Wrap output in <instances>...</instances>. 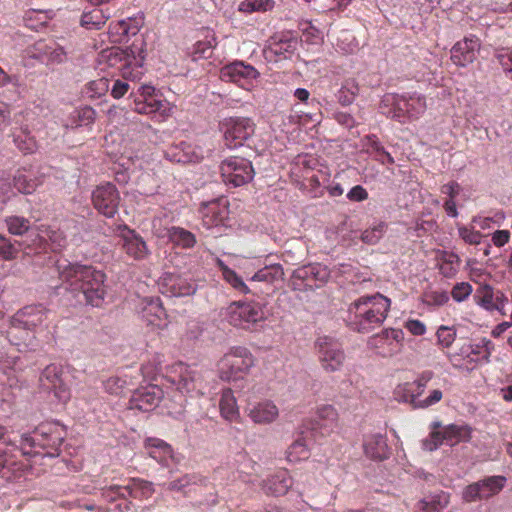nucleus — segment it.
<instances>
[{
    "instance_id": "1",
    "label": "nucleus",
    "mask_w": 512,
    "mask_h": 512,
    "mask_svg": "<svg viewBox=\"0 0 512 512\" xmlns=\"http://www.w3.org/2000/svg\"><path fill=\"white\" fill-rule=\"evenodd\" d=\"M56 267L62 280L58 289L65 291V296L72 305L99 307L102 304L105 294V274L102 271L90 265L67 260L57 261Z\"/></svg>"
},
{
    "instance_id": "2",
    "label": "nucleus",
    "mask_w": 512,
    "mask_h": 512,
    "mask_svg": "<svg viewBox=\"0 0 512 512\" xmlns=\"http://www.w3.org/2000/svg\"><path fill=\"white\" fill-rule=\"evenodd\" d=\"M66 437L64 426L57 422H43L35 428L33 435H23L21 440L22 455H35L41 452L37 448L45 450L44 455L54 456L59 452Z\"/></svg>"
},
{
    "instance_id": "3",
    "label": "nucleus",
    "mask_w": 512,
    "mask_h": 512,
    "mask_svg": "<svg viewBox=\"0 0 512 512\" xmlns=\"http://www.w3.org/2000/svg\"><path fill=\"white\" fill-rule=\"evenodd\" d=\"M471 439V427L467 424H447L436 421L430 424L428 436L422 440V449L427 452L437 450L442 444L455 446Z\"/></svg>"
},
{
    "instance_id": "4",
    "label": "nucleus",
    "mask_w": 512,
    "mask_h": 512,
    "mask_svg": "<svg viewBox=\"0 0 512 512\" xmlns=\"http://www.w3.org/2000/svg\"><path fill=\"white\" fill-rule=\"evenodd\" d=\"M146 57L145 50L143 47L137 48L135 44L127 49L120 47H113L108 50L107 62L109 66H118L123 78H136L137 74H134L131 67H142Z\"/></svg>"
},
{
    "instance_id": "5",
    "label": "nucleus",
    "mask_w": 512,
    "mask_h": 512,
    "mask_svg": "<svg viewBox=\"0 0 512 512\" xmlns=\"http://www.w3.org/2000/svg\"><path fill=\"white\" fill-rule=\"evenodd\" d=\"M435 373L431 370L422 371L413 382H405L395 387L394 399L398 403L408 404L414 409H420L418 407L419 396H422L428 387V383L433 381Z\"/></svg>"
},
{
    "instance_id": "6",
    "label": "nucleus",
    "mask_w": 512,
    "mask_h": 512,
    "mask_svg": "<svg viewBox=\"0 0 512 512\" xmlns=\"http://www.w3.org/2000/svg\"><path fill=\"white\" fill-rule=\"evenodd\" d=\"M6 427L0 425V441L5 445L0 447V476L7 481L21 478L27 468V464L16 459L13 451L16 447L7 441Z\"/></svg>"
},
{
    "instance_id": "7",
    "label": "nucleus",
    "mask_w": 512,
    "mask_h": 512,
    "mask_svg": "<svg viewBox=\"0 0 512 512\" xmlns=\"http://www.w3.org/2000/svg\"><path fill=\"white\" fill-rule=\"evenodd\" d=\"M319 361L327 372H335L342 368L345 353L339 341L331 336H320L316 342Z\"/></svg>"
},
{
    "instance_id": "8",
    "label": "nucleus",
    "mask_w": 512,
    "mask_h": 512,
    "mask_svg": "<svg viewBox=\"0 0 512 512\" xmlns=\"http://www.w3.org/2000/svg\"><path fill=\"white\" fill-rule=\"evenodd\" d=\"M255 364V359L248 349L243 347L232 348L226 353V380L233 381L236 384L241 382V385L234 387L243 388L244 376L248 370Z\"/></svg>"
},
{
    "instance_id": "9",
    "label": "nucleus",
    "mask_w": 512,
    "mask_h": 512,
    "mask_svg": "<svg viewBox=\"0 0 512 512\" xmlns=\"http://www.w3.org/2000/svg\"><path fill=\"white\" fill-rule=\"evenodd\" d=\"M390 308V300L382 295L361 297L351 304L349 311L355 310V317L364 320H385Z\"/></svg>"
},
{
    "instance_id": "10",
    "label": "nucleus",
    "mask_w": 512,
    "mask_h": 512,
    "mask_svg": "<svg viewBox=\"0 0 512 512\" xmlns=\"http://www.w3.org/2000/svg\"><path fill=\"white\" fill-rule=\"evenodd\" d=\"M403 339L402 330L385 329L371 336L368 346L375 349L379 355L390 357L401 351Z\"/></svg>"
},
{
    "instance_id": "11",
    "label": "nucleus",
    "mask_w": 512,
    "mask_h": 512,
    "mask_svg": "<svg viewBox=\"0 0 512 512\" xmlns=\"http://www.w3.org/2000/svg\"><path fill=\"white\" fill-rule=\"evenodd\" d=\"M43 388L52 391L57 400L67 403L70 399V388L64 379V370L61 366L51 364L47 366L40 378Z\"/></svg>"
},
{
    "instance_id": "12",
    "label": "nucleus",
    "mask_w": 512,
    "mask_h": 512,
    "mask_svg": "<svg viewBox=\"0 0 512 512\" xmlns=\"http://www.w3.org/2000/svg\"><path fill=\"white\" fill-rule=\"evenodd\" d=\"M152 492V485L149 481L141 480V478H131L124 486L112 485L108 487L103 491V495L110 500L127 497L143 499L150 497Z\"/></svg>"
},
{
    "instance_id": "13",
    "label": "nucleus",
    "mask_w": 512,
    "mask_h": 512,
    "mask_svg": "<svg viewBox=\"0 0 512 512\" xmlns=\"http://www.w3.org/2000/svg\"><path fill=\"white\" fill-rule=\"evenodd\" d=\"M120 195L115 185L107 183L97 186L92 193L94 208L107 218H112L118 211Z\"/></svg>"
},
{
    "instance_id": "14",
    "label": "nucleus",
    "mask_w": 512,
    "mask_h": 512,
    "mask_svg": "<svg viewBox=\"0 0 512 512\" xmlns=\"http://www.w3.org/2000/svg\"><path fill=\"white\" fill-rule=\"evenodd\" d=\"M167 379L182 393L199 390L197 371L182 362L176 363L168 369Z\"/></svg>"
},
{
    "instance_id": "15",
    "label": "nucleus",
    "mask_w": 512,
    "mask_h": 512,
    "mask_svg": "<svg viewBox=\"0 0 512 512\" xmlns=\"http://www.w3.org/2000/svg\"><path fill=\"white\" fill-rule=\"evenodd\" d=\"M253 132V124L249 118L229 117L226 119V148L242 147Z\"/></svg>"
},
{
    "instance_id": "16",
    "label": "nucleus",
    "mask_w": 512,
    "mask_h": 512,
    "mask_svg": "<svg viewBox=\"0 0 512 512\" xmlns=\"http://www.w3.org/2000/svg\"><path fill=\"white\" fill-rule=\"evenodd\" d=\"M230 159L226 158V185L232 184L233 187L242 186L250 182L253 178V167L243 157L237 155L229 156Z\"/></svg>"
},
{
    "instance_id": "17",
    "label": "nucleus",
    "mask_w": 512,
    "mask_h": 512,
    "mask_svg": "<svg viewBox=\"0 0 512 512\" xmlns=\"http://www.w3.org/2000/svg\"><path fill=\"white\" fill-rule=\"evenodd\" d=\"M162 397L163 390L159 387L145 386L134 391L129 401V408L147 412L158 406Z\"/></svg>"
},
{
    "instance_id": "18",
    "label": "nucleus",
    "mask_w": 512,
    "mask_h": 512,
    "mask_svg": "<svg viewBox=\"0 0 512 512\" xmlns=\"http://www.w3.org/2000/svg\"><path fill=\"white\" fill-rule=\"evenodd\" d=\"M479 47V40L475 36L465 37L463 40L455 43L452 47V62L460 67L467 66L476 59V53Z\"/></svg>"
},
{
    "instance_id": "19",
    "label": "nucleus",
    "mask_w": 512,
    "mask_h": 512,
    "mask_svg": "<svg viewBox=\"0 0 512 512\" xmlns=\"http://www.w3.org/2000/svg\"><path fill=\"white\" fill-rule=\"evenodd\" d=\"M292 484L293 481L288 470L280 468L265 478L261 483V487L266 495L280 497L289 491Z\"/></svg>"
},
{
    "instance_id": "20",
    "label": "nucleus",
    "mask_w": 512,
    "mask_h": 512,
    "mask_svg": "<svg viewBox=\"0 0 512 512\" xmlns=\"http://www.w3.org/2000/svg\"><path fill=\"white\" fill-rule=\"evenodd\" d=\"M9 233L13 235L27 234L28 242L32 245V251L38 253L42 248L44 239L36 232L31 231L30 221L20 216H10L5 220Z\"/></svg>"
},
{
    "instance_id": "21",
    "label": "nucleus",
    "mask_w": 512,
    "mask_h": 512,
    "mask_svg": "<svg viewBox=\"0 0 512 512\" xmlns=\"http://www.w3.org/2000/svg\"><path fill=\"white\" fill-rule=\"evenodd\" d=\"M260 73L252 65L245 64L243 61H234L226 64V77L229 81L237 84L239 87L246 88L251 80L259 77Z\"/></svg>"
},
{
    "instance_id": "22",
    "label": "nucleus",
    "mask_w": 512,
    "mask_h": 512,
    "mask_svg": "<svg viewBox=\"0 0 512 512\" xmlns=\"http://www.w3.org/2000/svg\"><path fill=\"white\" fill-rule=\"evenodd\" d=\"M249 418L259 425H268L279 417V408L270 400L259 402L249 409Z\"/></svg>"
},
{
    "instance_id": "23",
    "label": "nucleus",
    "mask_w": 512,
    "mask_h": 512,
    "mask_svg": "<svg viewBox=\"0 0 512 512\" xmlns=\"http://www.w3.org/2000/svg\"><path fill=\"white\" fill-rule=\"evenodd\" d=\"M364 454L374 461H383L389 456L386 438L381 434L369 435L363 442Z\"/></svg>"
},
{
    "instance_id": "24",
    "label": "nucleus",
    "mask_w": 512,
    "mask_h": 512,
    "mask_svg": "<svg viewBox=\"0 0 512 512\" xmlns=\"http://www.w3.org/2000/svg\"><path fill=\"white\" fill-rule=\"evenodd\" d=\"M317 425L324 434H330L339 426V413L332 404H321L316 411Z\"/></svg>"
},
{
    "instance_id": "25",
    "label": "nucleus",
    "mask_w": 512,
    "mask_h": 512,
    "mask_svg": "<svg viewBox=\"0 0 512 512\" xmlns=\"http://www.w3.org/2000/svg\"><path fill=\"white\" fill-rule=\"evenodd\" d=\"M446 385L447 380L445 378L440 379L435 376L434 380L429 382L428 387H426L428 390L427 396H419L418 407L420 409H426L440 403L443 398L444 391L446 390Z\"/></svg>"
},
{
    "instance_id": "26",
    "label": "nucleus",
    "mask_w": 512,
    "mask_h": 512,
    "mask_svg": "<svg viewBox=\"0 0 512 512\" xmlns=\"http://www.w3.org/2000/svg\"><path fill=\"white\" fill-rule=\"evenodd\" d=\"M144 447L148 456L158 463H166L172 456L171 445L159 438H147Z\"/></svg>"
},
{
    "instance_id": "27",
    "label": "nucleus",
    "mask_w": 512,
    "mask_h": 512,
    "mask_svg": "<svg viewBox=\"0 0 512 512\" xmlns=\"http://www.w3.org/2000/svg\"><path fill=\"white\" fill-rule=\"evenodd\" d=\"M162 287L165 289L163 293L169 294L170 297L186 296L195 292L194 287L173 274H167L163 278Z\"/></svg>"
},
{
    "instance_id": "28",
    "label": "nucleus",
    "mask_w": 512,
    "mask_h": 512,
    "mask_svg": "<svg viewBox=\"0 0 512 512\" xmlns=\"http://www.w3.org/2000/svg\"><path fill=\"white\" fill-rule=\"evenodd\" d=\"M298 39L295 37H283L270 44L265 51L270 56H282L283 59H289L297 50Z\"/></svg>"
},
{
    "instance_id": "29",
    "label": "nucleus",
    "mask_w": 512,
    "mask_h": 512,
    "mask_svg": "<svg viewBox=\"0 0 512 512\" xmlns=\"http://www.w3.org/2000/svg\"><path fill=\"white\" fill-rule=\"evenodd\" d=\"M25 251L26 254H30L32 251V245L28 240H15L11 242L9 239L0 235V256L5 260H12L16 258L19 251Z\"/></svg>"
},
{
    "instance_id": "30",
    "label": "nucleus",
    "mask_w": 512,
    "mask_h": 512,
    "mask_svg": "<svg viewBox=\"0 0 512 512\" xmlns=\"http://www.w3.org/2000/svg\"><path fill=\"white\" fill-rule=\"evenodd\" d=\"M473 297H474L475 302L477 304L481 305L482 307H484L485 309H487V310L497 309V310L501 311L502 315H505V312L502 311L504 308V302L500 301L499 297H497L496 298L497 303H494L493 288L490 285L485 284V285L480 286L476 290Z\"/></svg>"
},
{
    "instance_id": "31",
    "label": "nucleus",
    "mask_w": 512,
    "mask_h": 512,
    "mask_svg": "<svg viewBox=\"0 0 512 512\" xmlns=\"http://www.w3.org/2000/svg\"><path fill=\"white\" fill-rule=\"evenodd\" d=\"M221 198H216L208 202L201 204V213L203 217L204 225L208 228L217 227L223 224L224 218L222 217L219 209V201Z\"/></svg>"
},
{
    "instance_id": "32",
    "label": "nucleus",
    "mask_w": 512,
    "mask_h": 512,
    "mask_svg": "<svg viewBox=\"0 0 512 512\" xmlns=\"http://www.w3.org/2000/svg\"><path fill=\"white\" fill-rule=\"evenodd\" d=\"M238 457L239 465L237 470L239 477L247 482L257 481L261 469L260 464L249 458L246 453H240Z\"/></svg>"
},
{
    "instance_id": "33",
    "label": "nucleus",
    "mask_w": 512,
    "mask_h": 512,
    "mask_svg": "<svg viewBox=\"0 0 512 512\" xmlns=\"http://www.w3.org/2000/svg\"><path fill=\"white\" fill-rule=\"evenodd\" d=\"M109 18L110 14H105L100 8H94L90 11L83 12L80 24L88 30H100Z\"/></svg>"
},
{
    "instance_id": "34",
    "label": "nucleus",
    "mask_w": 512,
    "mask_h": 512,
    "mask_svg": "<svg viewBox=\"0 0 512 512\" xmlns=\"http://www.w3.org/2000/svg\"><path fill=\"white\" fill-rule=\"evenodd\" d=\"M292 277L303 281L314 279L316 281L326 282L329 277V272L320 265L310 264L294 270Z\"/></svg>"
},
{
    "instance_id": "35",
    "label": "nucleus",
    "mask_w": 512,
    "mask_h": 512,
    "mask_svg": "<svg viewBox=\"0 0 512 512\" xmlns=\"http://www.w3.org/2000/svg\"><path fill=\"white\" fill-rule=\"evenodd\" d=\"M449 503V495L446 492H439L428 498L420 500L417 508L421 512H441Z\"/></svg>"
},
{
    "instance_id": "36",
    "label": "nucleus",
    "mask_w": 512,
    "mask_h": 512,
    "mask_svg": "<svg viewBox=\"0 0 512 512\" xmlns=\"http://www.w3.org/2000/svg\"><path fill=\"white\" fill-rule=\"evenodd\" d=\"M484 499L497 495L505 486L506 478L503 476H490L477 481Z\"/></svg>"
},
{
    "instance_id": "37",
    "label": "nucleus",
    "mask_w": 512,
    "mask_h": 512,
    "mask_svg": "<svg viewBox=\"0 0 512 512\" xmlns=\"http://www.w3.org/2000/svg\"><path fill=\"white\" fill-rule=\"evenodd\" d=\"M169 240L182 248H191L196 243V238L190 231L181 227H171L167 230Z\"/></svg>"
},
{
    "instance_id": "38",
    "label": "nucleus",
    "mask_w": 512,
    "mask_h": 512,
    "mask_svg": "<svg viewBox=\"0 0 512 512\" xmlns=\"http://www.w3.org/2000/svg\"><path fill=\"white\" fill-rule=\"evenodd\" d=\"M309 448L304 438H299L289 445L286 451V459L289 463H298L309 458Z\"/></svg>"
},
{
    "instance_id": "39",
    "label": "nucleus",
    "mask_w": 512,
    "mask_h": 512,
    "mask_svg": "<svg viewBox=\"0 0 512 512\" xmlns=\"http://www.w3.org/2000/svg\"><path fill=\"white\" fill-rule=\"evenodd\" d=\"M123 248L127 254L135 259H141L147 254V247L141 237L132 235V237L124 238Z\"/></svg>"
},
{
    "instance_id": "40",
    "label": "nucleus",
    "mask_w": 512,
    "mask_h": 512,
    "mask_svg": "<svg viewBox=\"0 0 512 512\" xmlns=\"http://www.w3.org/2000/svg\"><path fill=\"white\" fill-rule=\"evenodd\" d=\"M440 259L442 260L439 266L440 273L447 278L453 277L458 271L455 265L458 266L460 263L459 256L454 252L443 251Z\"/></svg>"
},
{
    "instance_id": "41",
    "label": "nucleus",
    "mask_w": 512,
    "mask_h": 512,
    "mask_svg": "<svg viewBox=\"0 0 512 512\" xmlns=\"http://www.w3.org/2000/svg\"><path fill=\"white\" fill-rule=\"evenodd\" d=\"M284 271L280 264L265 267L257 271L251 280L261 282H274L275 280L283 279Z\"/></svg>"
},
{
    "instance_id": "42",
    "label": "nucleus",
    "mask_w": 512,
    "mask_h": 512,
    "mask_svg": "<svg viewBox=\"0 0 512 512\" xmlns=\"http://www.w3.org/2000/svg\"><path fill=\"white\" fill-rule=\"evenodd\" d=\"M359 93L358 83L354 79H348L338 92V101L342 105H350Z\"/></svg>"
},
{
    "instance_id": "43",
    "label": "nucleus",
    "mask_w": 512,
    "mask_h": 512,
    "mask_svg": "<svg viewBox=\"0 0 512 512\" xmlns=\"http://www.w3.org/2000/svg\"><path fill=\"white\" fill-rule=\"evenodd\" d=\"M273 0H245L238 6V10L251 13L254 11H269L273 8Z\"/></svg>"
},
{
    "instance_id": "44",
    "label": "nucleus",
    "mask_w": 512,
    "mask_h": 512,
    "mask_svg": "<svg viewBox=\"0 0 512 512\" xmlns=\"http://www.w3.org/2000/svg\"><path fill=\"white\" fill-rule=\"evenodd\" d=\"M165 156L172 162L176 163H190L193 161L192 155L189 151H185L183 147L180 146H171L165 152Z\"/></svg>"
},
{
    "instance_id": "45",
    "label": "nucleus",
    "mask_w": 512,
    "mask_h": 512,
    "mask_svg": "<svg viewBox=\"0 0 512 512\" xmlns=\"http://www.w3.org/2000/svg\"><path fill=\"white\" fill-rule=\"evenodd\" d=\"M241 311L239 313L240 320H247V317H251L252 320H265L266 316L261 311L258 304L250 303V304H240Z\"/></svg>"
},
{
    "instance_id": "46",
    "label": "nucleus",
    "mask_w": 512,
    "mask_h": 512,
    "mask_svg": "<svg viewBox=\"0 0 512 512\" xmlns=\"http://www.w3.org/2000/svg\"><path fill=\"white\" fill-rule=\"evenodd\" d=\"M387 225L385 222H381L374 226L372 229L365 230L361 235V240L369 245L376 244L383 236Z\"/></svg>"
},
{
    "instance_id": "47",
    "label": "nucleus",
    "mask_w": 512,
    "mask_h": 512,
    "mask_svg": "<svg viewBox=\"0 0 512 512\" xmlns=\"http://www.w3.org/2000/svg\"><path fill=\"white\" fill-rule=\"evenodd\" d=\"M49 311L42 305H28L24 308L20 309L16 316L18 317H32L36 320H42L43 318H47Z\"/></svg>"
},
{
    "instance_id": "48",
    "label": "nucleus",
    "mask_w": 512,
    "mask_h": 512,
    "mask_svg": "<svg viewBox=\"0 0 512 512\" xmlns=\"http://www.w3.org/2000/svg\"><path fill=\"white\" fill-rule=\"evenodd\" d=\"M197 484V478L193 475H185L177 480L168 483V489L171 491H180L187 494L186 488L190 485Z\"/></svg>"
},
{
    "instance_id": "49",
    "label": "nucleus",
    "mask_w": 512,
    "mask_h": 512,
    "mask_svg": "<svg viewBox=\"0 0 512 512\" xmlns=\"http://www.w3.org/2000/svg\"><path fill=\"white\" fill-rule=\"evenodd\" d=\"M439 343L447 348L453 344L456 337V330L454 326H441L437 331Z\"/></svg>"
},
{
    "instance_id": "50",
    "label": "nucleus",
    "mask_w": 512,
    "mask_h": 512,
    "mask_svg": "<svg viewBox=\"0 0 512 512\" xmlns=\"http://www.w3.org/2000/svg\"><path fill=\"white\" fill-rule=\"evenodd\" d=\"M149 315H153L158 320H161L163 317H166V312L162 307V303L159 298L151 299L144 308L143 318H146Z\"/></svg>"
},
{
    "instance_id": "51",
    "label": "nucleus",
    "mask_w": 512,
    "mask_h": 512,
    "mask_svg": "<svg viewBox=\"0 0 512 512\" xmlns=\"http://www.w3.org/2000/svg\"><path fill=\"white\" fill-rule=\"evenodd\" d=\"M462 499L467 503L476 502L484 499L477 481L470 485H467L463 489Z\"/></svg>"
},
{
    "instance_id": "52",
    "label": "nucleus",
    "mask_w": 512,
    "mask_h": 512,
    "mask_svg": "<svg viewBox=\"0 0 512 512\" xmlns=\"http://www.w3.org/2000/svg\"><path fill=\"white\" fill-rule=\"evenodd\" d=\"M226 282L229 283L238 292H241L243 294H247L250 292L248 286L244 283L243 279L227 266Z\"/></svg>"
},
{
    "instance_id": "53",
    "label": "nucleus",
    "mask_w": 512,
    "mask_h": 512,
    "mask_svg": "<svg viewBox=\"0 0 512 512\" xmlns=\"http://www.w3.org/2000/svg\"><path fill=\"white\" fill-rule=\"evenodd\" d=\"M14 142H15L17 148L24 154H30L36 150V142L29 135H26V134L18 135L14 139Z\"/></svg>"
},
{
    "instance_id": "54",
    "label": "nucleus",
    "mask_w": 512,
    "mask_h": 512,
    "mask_svg": "<svg viewBox=\"0 0 512 512\" xmlns=\"http://www.w3.org/2000/svg\"><path fill=\"white\" fill-rule=\"evenodd\" d=\"M127 386L128 381L120 376H112L105 382V388L111 394H120Z\"/></svg>"
},
{
    "instance_id": "55",
    "label": "nucleus",
    "mask_w": 512,
    "mask_h": 512,
    "mask_svg": "<svg viewBox=\"0 0 512 512\" xmlns=\"http://www.w3.org/2000/svg\"><path fill=\"white\" fill-rule=\"evenodd\" d=\"M472 292V286L467 282L457 283L452 289V297L461 302L466 299Z\"/></svg>"
},
{
    "instance_id": "56",
    "label": "nucleus",
    "mask_w": 512,
    "mask_h": 512,
    "mask_svg": "<svg viewBox=\"0 0 512 512\" xmlns=\"http://www.w3.org/2000/svg\"><path fill=\"white\" fill-rule=\"evenodd\" d=\"M36 182L28 180L25 175L15 177V187L24 194H31L36 189Z\"/></svg>"
},
{
    "instance_id": "57",
    "label": "nucleus",
    "mask_w": 512,
    "mask_h": 512,
    "mask_svg": "<svg viewBox=\"0 0 512 512\" xmlns=\"http://www.w3.org/2000/svg\"><path fill=\"white\" fill-rule=\"evenodd\" d=\"M226 420L239 417V409L235 406V399L231 394V388H226Z\"/></svg>"
},
{
    "instance_id": "58",
    "label": "nucleus",
    "mask_w": 512,
    "mask_h": 512,
    "mask_svg": "<svg viewBox=\"0 0 512 512\" xmlns=\"http://www.w3.org/2000/svg\"><path fill=\"white\" fill-rule=\"evenodd\" d=\"M459 235L468 244L478 245L481 241V233L469 230L466 227L459 228Z\"/></svg>"
},
{
    "instance_id": "59",
    "label": "nucleus",
    "mask_w": 512,
    "mask_h": 512,
    "mask_svg": "<svg viewBox=\"0 0 512 512\" xmlns=\"http://www.w3.org/2000/svg\"><path fill=\"white\" fill-rule=\"evenodd\" d=\"M347 198L350 201L361 202L368 198V192L361 185H356L347 193Z\"/></svg>"
},
{
    "instance_id": "60",
    "label": "nucleus",
    "mask_w": 512,
    "mask_h": 512,
    "mask_svg": "<svg viewBox=\"0 0 512 512\" xmlns=\"http://www.w3.org/2000/svg\"><path fill=\"white\" fill-rule=\"evenodd\" d=\"M194 59L209 58L212 55V47L206 42H198L193 52Z\"/></svg>"
},
{
    "instance_id": "61",
    "label": "nucleus",
    "mask_w": 512,
    "mask_h": 512,
    "mask_svg": "<svg viewBox=\"0 0 512 512\" xmlns=\"http://www.w3.org/2000/svg\"><path fill=\"white\" fill-rule=\"evenodd\" d=\"M510 232L508 230H496L492 234V242L497 247H502L509 242Z\"/></svg>"
},
{
    "instance_id": "62",
    "label": "nucleus",
    "mask_w": 512,
    "mask_h": 512,
    "mask_svg": "<svg viewBox=\"0 0 512 512\" xmlns=\"http://www.w3.org/2000/svg\"><path fill=\"white\" fill-rule=\"evenodd\" d=\"M129 89V84L127 82L116 80L111 89V95L115 99L121 98Z\"/></svg>"
},
{
    "instance_id": "63",
    "label": "nucleus",
    "mask_w": 512,
    "mask_h": 512,
    "mask_svg": "<svg viewBox=\"0 0 512 512\" xmlns=\"http://www.w3.org/2000/svg\"><path fill=\"white\" fill-rule=\"evenodd\" d=\"M89 89L100 96L103 92L108 90V80L101 78L97 81H92L89 83Z\"/></svg>"
},
{
    "instance_id": "64",
    "label": "nucleus",
    "mask_w": 512,
    "mask_h": 512,
    "mask_svg": "<svg viewBox=\"0 0 512 512\" xmlns=\"http://www.w3.org/2000/svg\"><path fill=\"white\" fill-rule=\"evenodd\" d=\"M66 59V53L62 47L53 49L49 54V60L56 63H62Z\"/></svg>"
}]
</instances>
